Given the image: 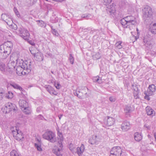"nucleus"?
Wrapping results in <instances>:
<instances>
[{"label": "nucleus", "mask_w": 156, "mask_h": 156, "mask_svg": "<svg viewBox=\"0 0 156 156\" xmlns=\"http://www.w3.org/2000/svg\"><path fill=\"white\" fill-rule=\"evenodd\" d=\"M16 73L19 76L28 74L31 71V61L30 60L23 61L22 60H16Z\"/></svg>", "instance_id": "f257e3e1"}, {"label": "nucleus", "mask_w": 156, "mask_h": 156, "mask_svg": "<svg viewBox=\"0 0 156 156\" xmlns=\"http://www.w3.org/2000/svg\"><path fill=\"white\" fill-rule=\"evenodd\" d=\"M57 131L58 139V146L59 147H55L53 150V152L57 156H62L60 154V151L62 150L63 145L62 142L63 140V137L62 132V129H60L58 128H56Z\"/></svg>", "instance_id": "f03ea898"}, {"label": "nucleus", "mask_w": 156, "mask_h": 156, "mask_svg": "<svg viewBox=\"0 0 156 156\" xmlns=\"http://www.w3.org/2000/svg\"><path fill=\"white\" fill-rule=\"evenodd\" d=\"M12 46V44L10 41L6 42L0 46V49L1 52L3 53L6 58L10 54Z\"/></svg>", "instance_id": "7ed1b4c3"}, {"label": "nucleus", "mask_w": 156, "mask_h": 156, "mask_svg": "<svg viewBox=\"0 0 156 156\" xmlns=\"http://www.w3.org/2000/svg\"><path fill=\"white\" fill-rule=\"evenodd\" d=\"M12 64H14V62L9 63L7 66L6 67L5 64L0 61V70L3 73L7 75L8 72L10 73L15 68V65H13Z\"/></svg>", "instance_id": "20e7f679"}, {"label": "nucleus", "mask_w": 156, "mask_h": 156, "mask_svg": "<svg viewBox=\"0 0 156 156\" xmlns=\"http://www.w3.org/2000/svg\"><path fill=\"white\" fill-rule=\"evenodd\" d=\"M42 136L43 138L51 143H54L56 141L55 133L51 131H46L43 135Z\"/></svg>", "instance_id": "39448f33"}, {"label": "nucleus", "mask_w": 156, "mask_h": 156, "mask_svg": "<svg viewBox=\"0 0 156 156\" xmlns=\"http://www.w3.org/2000/svg\"><path fill=\"white\" fill-rule=\"evenodd\" d=\"M16 109L17 108L15 105L8 102L2 108V110L3 112L6 114L12 111H15Z\"/></svg>", "instance_id": "423d86ee"}, {"label": "nucleus", "mask_w": 156, "mask_h": 156, "mask_svg": "<svg viewBox=\"0 0 156 156\" xmlns=\"http://www.w3.org/2000/svg\"><path fill=\"white\" fill-rule=\"evenodd\" d=\"M11 130L14 137L17 140L20 141L23 138L21 131L17 129L16 126L11 128Z\"/></svg>", "instance_id": "0eeeda50"}, {"label": "nucleus", "mask_w": 156, "mask_h": 156, "mask_svg": "<svg viewBox=\"0 0 156 156\" xmlns=\"http://www.w3.org/2000/svg\"><path fill=\"white\" fill-rule=\"evenodd\" d=\"M17 32L19 34L20 36L24 40L27 41L29 40L30 36V34L28 30L26 29L22 28H20L17 30Z\"/></svg>", "instance_id": "6e6552de"}, {"label": "nucleus", "mask_w": 156, "mask_h": 156, "mask_svg": "<svg viewBox=\"0 0 156 156\" xmlns=\"http://www.w3.org/2000/svg\"><path fill=\"white\" fill-rule=\"evenodd\" d=\"M156 90V87L153 84L150 85L148 87L147 92L144 93L145 94V99L149 100H150L149 96L153 95L155 92Z\"/></svg>", "instance_id": "1a4fd4ad"}, {"label": "nucleus", "mask_w": 156, "mask_h": 156, "mask_svg": "<svg viewBox=\"0 0 156 156\" xmlns=\"http://www.w3.org/2000/svg\"><path fill=\"white\" fill-rule=\"evenodd\" d=\"M122 153V150L120 147H115L112 148L110 156H121Z\"/></svg>", "instance_id": "9d476101"}, {"label": "nucleus", "mask_w": 156, "mask_h": 156, "mask_svg": "<svg viewBox=\"0 0 156 156\" xmlns=\"http://www.w3.org/2000/svg\"><path fill=\"white\" fill-rule=\"evenodd\" d=\"M20 97L23 98L20 99L19 102V105L21 109H23L29 105L26 100V97L24 95L21 94Z\"/></svg>", "instance_id": "9b49d317"}, {"label": "nucleus", "mask_w": 156, "mask_h": 156, "mask_svg": "<svg viewBox=\"0 0 156 156\" xmlns=\"http://www.w3.org/2000/svg\"><path fill=\"white\" fill-rule=\"evenodd\" d=\"M143 16L145 17H149L152 15L151 8L149 6H147L142 10Z\"/></svg>", "instance_id": "f8f14e48"}, {"label": "nucleus", "mask_w": 156, "mask_h": 156, "mask_svg": "<svg viewBox=\"0 0 156 156\" xmlns=\"http://www.w3.org/2000/svg\"><path fill=\"white\" fill-rule=\"evenodd\" d=\"M30 51L31 54L34 56L35 60L39 61L43 60V55L41 52L38 51L37 53H35L34 50Z\"/></svg>", "instance_id": "ddd939ff"}, {"label": "nucleus", "mask_w": 156, "mask_h": 156, "mask_svg": "<svg viewBox=\"0 0 156 156\" xmlns=\"http://www.w3.org/2000/svg\"><path fill=\"white\" fill-rule=\"evenodd\" d=\"M44 88L51 95H56L58 92L55 90L54 89L49 85H45Z\"/></svg>", "instance_id": "4468645a"}, {"label": "nucleus", "mask_w": 156, "mask_h": 156, "mask_svg": "<svg viewBox=\"0 0 156 156\" xmlns=\"http://www.w3.org/2000/svg\"><path fill=\"white\" fill-rule=\"evenodd\" d=\"M130 124L128 121H124L122 125V129L123 131H126L130 128Z\"/></svg>", "instance_id": "2eb2a0df"}, {"label": "nucleus", "mask_w": 156, "mask_h": 156, "mask_svg": "<svg viewBox=\"0 0 156 156\" xmlns=\"http://www.w3.org/2000/svg\"><path fill=\"white\" fill-rule=\"evenodd\" d=\"M5 22L9 26V28L14 30L17 29L16 25L13 23V20H5Z\"/></svg>", "instance_id": "dca6fc26"}, {"label": "nucleus", "mask_w": 156, "mask_h": 156, "mask_svg": "<svg viewBox=\"0 0 156 156\" xmlns=\"http://www.w3.org/2000/svg\"><path fill=\"white\" fill-rule=\"evenodd\" d=\"M146 112L148 115L153 116L155 115V112L150 106H147L145 108Z\"/></svg>", "instance_id": "f3484780"}, {"label": "nucleus", "mask_w": 156, "mask_h": 156, "mask_svg": "<svg viewBox=\"0 0 156 156\" xmlns=\"http://www.w3.org/2000/svg\"><path fill=\"white\" fill-rule=\"evenodd\" d=\"M21 109L23 112L26 114L29 115L31 114L32 112L31 108L29 106V105Z\"/></svg>", "instance_id": "a211bd4d"}, {"label": "nucleus", "mask_w": 156, "mask_h": 156, "mask_svg": "<svg viewBox=\"0 0 156 156\" xmlns=\"http://www.w3.org/2000/svg\"><path fill=\"white\" fill-rule=\"evenodd\" d=\"M149 30L152 33L156 34V23L150 24Z\"/></svg>", "instance_id": "6ab92c4d"}, {"label": "nucleus", "mask_w": 156, "mask_h": 156, "mask_svg": "<svg viewBox=\"0 0 156 156\" xmlns=\"http://www.w3.org/2000/svg\"><path fill=\"white\" fill-rule=\"evenodd\" d=\"M134 138L136 141H139L142 140V136L141 133H139L138 132H136L134 134Z\"/></svg>", "instance_id": "aec40b11"}, {"label": "nucleus", "mask_w": 156, "mask_h": 156, "mask_svg": "<svg viewBox=\"0 0 156 156\" xmlns=\"http://www.w3.org/2000/svg\"><path fill=\"white\" fill-rule=\"evenodd\" d=\"M132 22V20L127 21L126 20H121L120 23L123 27L124 28H126L130 23Z\"/></svg>", "instance_id": "412c9836"}, {"label": "nucleus", "mask_w": 156, "mask_h": 156, "mask_svg": "<svg viewBox=\"0 0 156 156\" xmlns=\"http://www.w3.org/2000/svg\"><path fill=\"white\" fill-rule=\"evenodd\" d=\"M9 84L14 89L19 90H22V88L20 86L14 82L11 83Z\"/></svg>", "instance_id": "4be33fe9"}, {"label": "nucleus", "mask_w": 156, "mask_h": 156, "mask_svg": "<svg viewBox=\"0 0 156 156\" xmlns=\"http://www.w3.org/2000/svg\"><path fill=\"white\" fill-rule=\"evenodd\" d=\"M84 146L83 144H81L80 147H78L77 148V152L79 156L83 153L84 150Z\"/></svg>", "instance_id": "5701e85b"}, {"label": "nucleus", "mask_w": 156, "mask_h": 156, "mask_svg": "<svg viewBox=\"0 0 156 156\" xmlns=\"http://www.w3.org/2000/svg\"><path fill=\"white\" fill-rule=\"evenodd\" d=\"M38 142L35 144V146L37 148V150L39 151H42V149L41 147V142L39 140H38Z\"/></svg>", "instance_id": "b1692460"}, {"label": "nucleus", "mask_w": 156, "mask_h": 156, "mask_svg": "<svg viewBox=\"0 0 156 156\" xmlns=\"http://www.w3.org/2000/svg\"><path fill=\"white\" fill-rule=\"evenodd\" d=\"M81 90H80V91L79 89H77L74 92V94L79 98H81L83 96V93L81 92Z\"/></svg>", "instance_id": "393cba45"}, {"label": "nucleus", "mask_w": 156, "mask_h": 156, "mask_svg": "<svg viewBox=\"0 0 156 156\" xmlns=\"http://www.w3.org/2000/svg\"><path fill=\"white\" fill-rule=\"evenodd\" d=\"M38 25L42 27H45L46 24L42 20H37L36 21Z\"/></svg>", "instance_id": "a878e982"}, {"label": "nucleus", "mask_w": 156, "mask_h": 156, "mask_svg": "<svg viewBox=\"0 0 156 156\" xmlns=\"http://www.w3.org/2000/svg\"><path fill=\"white\" fill-rule=\"evenodd\" d=\"M97 138L96 136H93L89 140V142L90 143L92 144H94L95 143L96 141V138Z\"/></svg>", "instance_id": "bb28decb"}, {"label": "nucleus", "mask_w": 156, "mask_h": 156, "mask_svg": "<svg viewBox=\"0 0 156 156\" xmlns=\"http://www.w3.org/2000/svg\"><path fill=\"white\" fill-rule=\"evenodd\" d=\"M11 156H21L16 150H12L10 153Z\"/></svg>", "instance_id": "cd10ccee"}, {"label": "nucleus", "mask_w": 156, "mask_h": 156, "mask_svg": "<svg viewBox=\"0 0 156 156\" xmlns=\"http://www.w3.org/2000/svg\"><path fill=\"white\" fill-rule=\"evenodd\" d=\"M122 41H119L116 43V47L118 49H121L122 48Z\"/></svg>", "instance_id": "c85d7f7f"}, {"label": "nucleus", "mask_w": 156, "mask_h": 156, "mask_svg": "<svg viewBox=\"0 0 156 156\" xmlns=\"http://www.w3.org/2000/svg\"><path fill=\"white\" fill-rule=\"evenodd\" d=\"M13 96V93L10 91H9L6 94V97L9 99H11Z\"/></svg>", "instance_id": "c756f323"}, {"label": "nucleus", "mask_w": 156, "mask_h": 156, "mask_svg": "<svg viewBox=\"0 0 156 156\" xmlns=\"http://www.w3.org/2000/svg\"><path fill=\"white\" fill-rule=\"evenodd\" d=\"M51 31L53 35L56 36H58L59 35L57 31L55 29L53 28L52 26L51 27Z\"/></svg>", "instance_id": "7c9ffc66"}, {"label": "nucleus", "mask_w": 156, "mask_h": 156, "mask_svg": "<svg viewBox=\"0 0 156 156\" xmlns=\"http://www.w3.org/2000/svg\"><path fill=\"white\" fill-rule=\"evenodd\" d=\"M54 85L56 88L57 89H60L61 87V86L58 82L54 81Z\"/></svg>", "instance_id": "2f4dec72"}, {"label": "nucleus", "mask_w": 156, "mask_h": 156, "mask_svg": "<svg viewBox=\"0 0 156 156\" xmlns=\"http://www.w3.org/2000/svg\"><path fill=\"white\" fill-rule=\"evenodd\" d=\"M108 124L109 126H111L113 124L114 121L112 118H109L107 120Z\"/></svg>", "instance_id": "473e14b6"}, {"label": "nucleus", "mask_w": 156, "mask_h": 156, "mask_svg": "<svg viewBox=\"0 0 156 156\" xmlns=\"http://www.w3.org/2000/svg\"><path fill=\"white\" fill-rule=\"evenodd\" d=\"M130 106H126L124 109V112L126 114H127L131 112Z\"/></svg>", "instance_id": "72a5a7b5"}, {"label": "nucleus", "mask_w": 156, "mask_h": 156, "mask_svg": "<svg viewBox=\"0 0 156 156\" xmlns=\"http://www.w3.org/2000/svg\"><path fill=\"white\" fill-rule=\"evenodd\" d=\"M69 59L70 63L72 64H73V63L74 59L73 58V57L71 56V55H70Z\"/></svg>", "instance_id": "f704fd0d"}, {"label": "nucleus", "mask_w": 156, "mask_h": 156, "mask_svg": "<svg viewBox=\"0 0 156 156\" xmlns=\"http://www.w3.org/2000/svg\"><path fill=\"white\" fill-rule=\"evenodd\" d=\"M43 118V117L41 115H39L37 117V119H38L39 120H42Z\"/></svg>", "instance_id": "c9c22d12"}, {"label": "nucleus", "mask_w": 156, "mask_h": 156, "mask_svg": "<svg viewBox=\"0 0 156 156\" xmlns=\"http://www.w3.org/2000/svg\"><path fill=\"white\" fill-rule=\"evenodd\" d=\"M28 42L29 44H30L31 45H35V43L34 41L32 40H30L28 41Z\"/></svg>", "instance_id": "e433bc0d"}, {"label": "nucleus", "mask_w": 156, "mask_h": 156, "mask_svg": "<svg viewBox=\"0 0 156 156\" xmlns=\"http://www.w3.org/2000/svg\"><path fill=\"white\" fill-rule=\"evenodd\" d=\"M109 100L111 102H114L115 101V98L112 97H111L109 98Z\"/></svg>", "instance_id": "4c0bfd02"}, {"label": "nucleus", "mask_w": 156, "mask_h": 156, "mask_svg": "<svg viewBox=\"0 0 156 156\" xmlns=\"http://www.w3.org/2000/svg\"><path fill=\"white\" fill-rule=\"evenodd\" d=\"M70 147V149L72 151L73 150V148H74V146L73 144H70L69 145Z\"/></svg>", "instance_id": "58836bf2"}, {"label": "nucleus", "mask_w": 156, "mask_h": 156, "mask_svg": "<svg viewBox=\"0 0 156 156\" xmlns=\"http://www.w3.org/2000/svg\"><path fill=\"white\" fill-rule=\"evenodd\" d=\"M52 1L57 2H62L64 1V0H52Z\"/></svg>", "instance_id": "ea45409f"}, {"label": "nucleus", "mask_w": 156, "mask_h": 156, "mask_svg": "<svg viewBox=\"0 0 156 156\" xmlns=\"http://www.w3.org/2000/svg\"><path fill=\"white\" fill-rule=\"evenodd\" d=\"M13 10H14V12L15 13V12H18V11L17 9L15 7H14V8Z\"/></svg>", "instance_id": "a19ab883"}, {"label": "nucleus", "mask_w": 156, "mask_h": 156, "mask_svg": "<svg viewBox=\"0 0 156 156\" xmlns=\"http://www.w3.org/2000/svg\"><path fill=\"white\" fill-rule=\"evenodd\" d=\"M41 109V108L40 107L37 108V112H39L40 111V110Z\"/></svg>", "instance_id": "79ce46f5"}, {"label": "nucleus", "mask_w": 156, "mask_h": 156, "mask_svg": "<svg viewBox=\"0 0 156 156\" xmlns=\"http://www.w3.org/2000/svg\"><path fill=\"white\" fill-rule=\"evenodd\" d=\"M15 13L16 14V16H17V17H19L20 16V15L19 14V13L18 12H18H15Z\"/></svg>", "instance_id": "37998d69"}, {"label": "nucleus", "mask_w": 156, "mask_h": 156, "mask_svg": "<svg viewBox=\"0 0 156 156\" xmlns=\"http://www.w3.org/2000/svg\"><path fill=\"white\" fill-rule=\"evenodd\" d=\"M7 16V15L6 14H2V17H5V16Z\"/></svg>", "instance_id": "c03bdc74"}, {"label": "nucleus", "mask_w": 156, "mask_h": 156, "mask_svg": "<svg viewBox=\"0 0 156 156\" xmlns=\"http://www.w3.org/2000/svg\"><path fill=\"white\" fill-rule=\"evenodd\" d=\"M154 136L155 138V141L156 142V133H154Z\"/></svg>", "instance_id": "a18cd8bd"}, {"label": "nucleus", "mask_w": 156, "mask_h": 156, "mask_svg": "<svg viewBox=\"0 0 156 156\" xmlns=\"http://www.w3.org/2000/svg\"><path fill=\"white\" fill-rule=\"evenodd\" d=\"M54 81H55L54 80H52L51 81H50L49 82V83H54Z\"/></svg>", "instance_id": "49530a36"}, {"label": "nucleus", "mask_w": 156, "mask_h": 156, "mask_svg": "<svg viewBox=\"0 0 156 156\" xmlns=\"http://www.w3.org/2000/svg\"><path fill=\"white\" fill-rule=\"evenodd\" d=\"M62 115H59L58 116V117H59V119L60 120L61 119V118L62 117Z\"/></svg>", "instance_id": "de8ad7c7"}, {"label": "nucleus", "mask_w": 156, "mask_h": 156, "mask_svg": "<svg viewBox=\"0 0 156 156\" xmlns=\"http://www.w3.org/2000/svg\"><path fill=\"white\" fill-rule=\"evenodd\" d=\"M62 115H59L58 116V117H59V119L60 120L61 119V118L62 117Z\"/></svg>", "instance_id": "09e8293b"}, {"label": "nucleus", "mask_w": 156, "mask_h": 156, "mask_svg": "<svg viewBox=\"0 0 156 156\" xmlns=\"http://www.w3.org/2000/svg\"><path fill=\"white\" fill-rule=\"evenodd\" d=\"M64 126L65 125H63L62 126V128H63L64 127Z\"/></svg>", "instance_id": "8fccbe9b"}, {"label": "nucleus", "mask_w": 156, "mask_h": 156, "mask_svg": "<svg viewBox=\"0 0 156 156\" xmlns=\"http://www.w3.org/2000/svg\"><path fill=\"white\" fill-rule=\"evenodd\" d=\"M99 80L98 79V78H97V80L96 81V82H98V80Z\"/></svg>", "instance_id": "3c124183"}, {"label": "nucleus", "mask_w": 156, "mask_h": 156, "mask_svg": "<svg viewBox=\"0 0 156 156\" xmlns=\"http://www.w3.org/2000/svg\"><path fill=\"white\" fill-rule=\"evenodd\" d=\"M136 30L137 31H138V30L137 28L136 29Z\"/></svg>", "instance_id": "603ef678"}, {"label": "nucleus", "mask_w": 156, "mask_h": 156, "mask_svg": "<svg viewBox=\"0 0 156 156\" xmlns=\"http://www.w3.org/2000/svg\"><path fill=\"white\" fill-rule=\"evenodd\" d=\"M45 1H48V0H45Z\"/></svg>", "instance_id": "864d4df0"}]
</instances>
